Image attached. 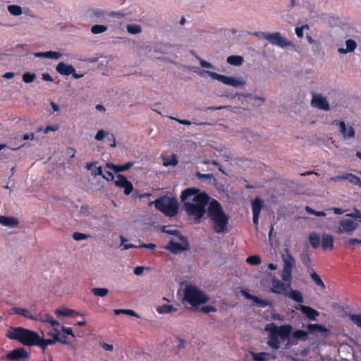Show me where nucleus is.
Instances as JSON below:
<instances>
[{
    "instance_id": "f257e3e1",
    "label": "nucleus",
    "mask_w": 361,
    "mask_h": 361,
    "mask_svg": "<svg viewBox=\"0 0 361 361\" xmlns=\"http://www.w3.org/2000/svg\"><path fill=\"white\" fill-rule=\"evenodd\" d=\"M184 210L189 216L193 218L195 224H200L207 213L213 231L216 233L228 231L230 217L224 212L222 205L205 192H200L196 188L184 190L180 195Z\"/></svg>"
},
{
    "instance_id": "f03ea898",
    "label": "nucleus",
    "mask_w": 361,
    "mask_h": 361,
    "mask_svg": "<svg viewBox=\"0 0 361 361\" xmlns=\"http://www.w3.org/2000/svg\"><path fill=\"white\" fill-rule=\"evenodd\" d=\"M283 267L281 271V279L283 281L281 282L276 276H271V292L276 294H281L285 295L287 290L290 289L292 283V272L295 263V260L288 250H286V255L283 257Z\"/></svg>"
},
{
    "instance_id": "7ed1b4c3",
    "label": "nucleus",
    "mask_w": 361,
    "mask_h": 361,
    "mask_svg": "<svg viewBox=\"0 0 361 361\" xmlns=\"http://www.w3.org/2000/svg\"><path fill=\"white\" fill-rule=\"evenodd\" d=\"M38 333L21 326L11 328L6 333L9 339L17 341L26 346H36Z\"/></svg>"
},
{
    "instance_id": "20e7f679",
    "label": "nucleus",
    "mask_w": 361,
    "mask_h": 361,
    "mask_svg": "<svg viewBox=\"0 0 361 361\" xmlns=\"http://www.w3.org/2000/svg\"><path fill=\"white\" fill-rule=\"evenodd\" d=\"M153 203L156 209L167 216H175L178 212V204L174 197L164 195L157 199Z\"/></svg>"
},
{
    "instance_id": "39448f33",
    "label": "nucleus",
    "mask_w": 361,
    "mask_h": 361,
    "mask_svg": "<svg viewBox=\"0 0 361 361\" xmlns=\"http://www.w3.org/2000/svg\"><path fill=\"white\" fill-rule=\"evenodd\" d=\"M184 300L195 307L206 303L209 298L202 290L193 286H188L184 292Z\"/></svg>"
},
{
    "instance_id": "423d86ee",
    "label": "nucleus",
    "mask_w": 361,
    "mask_h": 361,
    "mask_svg": "<svg viewBox=\"0 0 361 361\" xmlns=\"http://www.w3.org/2000/svg\"><path fill=\"white\" fill-rule=\"evenodd\" d=\"M255 35L259 37H262L268 40L271 44L276 45L282 48L292 45V42L282 37L279 32L274 33L259 32L255 33Z\"/></svg>"
},
{
    "instance_id": "0eeeda50",
    "label": "nucleus",
    "mask_w": 361,
    "mask_h": 361,
    "mask_svg": "<svg viewBox=\"0 0 361 361\" xmlns=\"http://www.w3.org/2000/svg\"><path fill=\"white\" fill-rule=\"evenodd\" d=\"M206 73L214 80H219L225 85H228L234 87H241L244 85V82L233 77H229L221 75L212 71H206Z\"/></svg>"
},
{
    "instance_id": "6e6552de",
    "label": "nucleus",
    "mask_w": 361,
    "mask_h": 361,
    "mask_svg": "<svg viewBox=\"0 0 361 361\" xmlns=\"http://www.w3.org/2000/svg\"><path fill=\"white\" fill-rule=\"evenodd\" d=\"M359 225L355 220L350 219H343L339 221L338 226L336 227L335 233L337 234H351L355 231Z\"/></svg>"
},
{
    "instance_id": "1a4fd4ad",
    "label": "nucleus",
    "mask_w": 361,
    "mask_h": 361,
    "mask_svg": "<svg viewBox=\"0 0 361 361\" xmlns=\"http://www.w3.org/2000/svg\"><path fill=\"white\" fill-rule=\"evenodd\" d=\"M179 240L181 241L182 244L176 243L173 240H171L165 247V249L175 255L189 250L190 244L188 238L185 236H180Z\"/></svg>"
},
{
    "instance_id": "9d476101",
    "label": "nucleus",
    "mask_w": 361,
    "mask_h": 361,
    "mask_svg": "<svg viewBox=\"0 0 361 361\" xmlns=\"http://www.w3.org/2000/svg\"><path fill=\"white\" fill-rule=\"evenodd\" d=\"M115 185L119 188H124V194L126 195H129L133 190V186L131 182L121 174L117 175L116 180H115Z\"/></svg>"
},
{
    "instance_id": "9b49d317",
    "label": "nucleus",
    "mask_w": 361,
    "mask_h": 361,
    "mask_svg": "<svg viewBox=\"0 0 361 361\" xmlns=\"http://www.w3.org/2000/svg\"><path fill=\"white\" fill-rule=\"evenodd\" d=\"M273 325V329L282 341L288 339L292 332V326L290 324L281 325L280 326Z\"/></svg>"
},
{
    "instance_id": "f8f14e48",
    "label": "nucleus",
    "mask_w": 361,
    "mask_h": 361,
    "mask_svg": "<svg viewBox=\"0 0 361 361\" xmlns=\"http://www.w3.org/2000/svg\"><path fill=\"white\" fill-rule=\"evenodd\" d=\"M312 105L314 107H317L319 109L329 110V105L326 98L322 97L320 94H313L312 99Z\"/></svg>"
},
{
    "instance_id": "ddd939ff",
    "label": "nucleus",
    "mask_w": 361,
    "mask_h": 361,
    "mask_svg": "<svg viewBox=\"0 0 361 361\" xmlns=\"http://www.w3.org/2000/svg\"><path fill=\"white\" fill-rule=\"evenodd\" d=\"M6 357L9 360H20L21 359L27 358L29 357V353L23 348H20L11 351L8 353Z\"/></svg>"
},
{
    "instance_id": "4468645a",
    "label": "nucleus",
    "mask_w": 361,
    "mask_h": 361,
    "mask_svg": "<svg viewBox=\"0 0 361 361\" xmlns=\"http://www.w3.org/2000/svg\"><path fill=\"white\" fill-rule=\"evenodd\" d=\"M304 314L309 319L315 321L317 317L319 315V312L311 307L299 305L298 307H295Z\"/></svg>"
},
{
    "instance_id": "2eb2a0df",
    "label": "nucleus",
    "mask_w": 361,
    "mask_h": 361,
    "mask_svg": "<svg viewBox=\"0 0 361 361\" xmlns=\"http://www.w3.org/2000/svg\"><path fill=\"white\" fill-rule=\"evenodd\" d=\"M332 124L339 125L340 132L345 138H350L354 137L355 130L352 126H350L348 129L345 127L344 121H334Z\"/></svg>"
},
{
    "instance_id": "dca6fc26",
    "label": "nucleus",
    "mask_w": 361,
    "mask_h": 361,
    "mask_svg": "<svg viewBox=\"0 0 361 361\" xmlns=\"http://www.w3.org/2000/svg\"><path fill=\"white\" fill-rule=\"evenodd\" d=\"M321 246L323 250H332L334 248V238L330 234L324 233L322 236Z\"/></svg>"
},
{
    "instance_id": "f3484780",
    "label": "nucleus",
    "mask_w": 361,
    "mask_h": 361,
    "mask_svg": "<svg viewBox=\"0 0 361 361\" xmlns=\"http://www.w3.org/2000/svg\"><path fill=\"white\" fill-rule=\"evenodd\" d=\"M56 70L62 75H70L75 71V68L72 65L66 64L64 62H60L56 66Z\"/></svg>"
},
{
    "instance_id": "a211bd4d",
    "label": "nucleus",
    "mask_w": 361,
    "mask_h": 361,
    "mask_svg": "<svg viewBox=\"0 0 361 361\" xmlns=\"http://www.w3.org/2000/svg\"><path fill=\"white\" fill-rule=\"evenodd\" d=\"M0 224L4 226L13 228L18 226L19 221L14 216H6L0 215Z\"/></svg>"
},
{
    "instance_id": "6ab92c4d",
    "label": "nucleus",
    "mask_w": 361,
    "mask_h": 361,
    "mask_svg": "<svg viewBox=\"0 0 361 361\" xmlns=\"http://www.w3.org/2000/svg\"><path fill=\"white\" fill-rule=\"evenodd\" d=\"M279 336L276 334L275 331L273 329H270V333L269 335V341L267 342L269 347L272 349L278 350L280 348V342L279 340Z\"/></svg>"
},
{
    "instance_id": "aec40b11",
    "label": "nucleus",
    "mask_w": 361,
    "mask_h": 361,
    "mask_svg": "<svg viewBox=\"0 0 361 361\" xmlns=\"http://www.w3.org/2000/svg\"><path fill=\"white\" fill-rule=\"evenodd\" d=\"M133 166V161H128L123 165H115L114 164L108 163L106 167L113 170L114 172H122L129 170Z\"/></svg>"
},
{
    "instance_id": "412c9836",
    "label": "nucleus",
    "mask_w": 361,
    "mask_h": 361,
    "mask_svg": "<svg viewBox=\"0 0 361 361\" xmlns=\"http://www.w3.org/2000/svg\"><path fill=\"white\" fill-rule=\"evenodd\" d=\"M87 14L88 15L89 18L91 20L99 21L105 17L106 12L100 9L90 8L87 11Z\"/></svg>"
},
{
    "instance_id": "4be33fe9",
    "label": "nucleus",
    "mask_w": 361,
    "mask_h": 361,
    "mask_svg": "<svg viewBox=\"0 0 361 361\" xmlns=\"http://www.w3.org/2000/svg\"><path fill=\"white\" fill-rule=\"evenodd\" d=\"M252 359L255 361H268L271 359H275L276 356L272 355L269 353L267 352H261V353H254L250 352Z\"/></svg>"
},
{
    "instance_id": "5701e85b",
    "label": "nucleus",
    "mask_w": 361,
    "mask_h": 361,
    "mask_svg": "<svg viewBox=\"0 0 361 361\" xmlns=\"http://www.w3.org/2000/svg\"><path fill=\"white\" fill-rule=\"evenodd\" d=\"M307 329L308 330V333L312 334L316 333L327 334L329 332L327 328L319 324H310L307 326Z\"/></svg>"
},
{
    "instance_id": "b1692460",
    "label": "nucleus",
    "mask_w": 361,
    "mask_h": 361,
    "mask_svg": "<svg viewBox=\"0 0 361 361\" xmlns=\"http://www.w3.org/2000/svg\"><path fill=\"white\" fill-rule=\"evenodd\" d=\"M12 312L13 314L21 315L25 318L29 319L30 320H33L34 314H32L30 311L25 308H20L17 307H13L12 308Z\"/></svg>"
},
{
    "instance_id": "393cba45",
    "label": "nucleus",
    "mask_w": 361,
    "mask_h": 361,
    "mask_svg": "<svg viewBox=\"0 0 361 361\" xmlns=\"http://www.w3.org/2000/svg\"><path fill=\"white\" fill-rule=\"evenodd\" d=\"M286 297H288L289 298H291L295 302H298L299 303L303 302V297L302 293L297 290H291L290 291H286L285 294Z\"/></svg>"
},
{
    "instance_id": "a878e982",
    "label": "nucleus",
    "mask_w": 361,
    "mask_h": 361,
    "mask_svg": "<svg viewBox=\"0 0 361 361\" xmlns=\"http://www.w3.org/2000/svg\"><path fill=\"white\" fill-rule=\"evenodd\" d=\"M263 202L259 197H256L252 202V214L260 215Z\"/></svg>"
},
{
    "instance_id": "bb28decb",
    "label": "nucleus",
    "mask_w": 361,
    "mask_h": 361,
    "mask_svg": "<svg viewBox=\"0 0 361 361\" xmlns=\"http://www.w3.org/2000/svg\"><path fill=\"white\" fill-rule=\"evenodd\" d=\"M35 56L37 57H44L57 59H59L62 56V54L58 51H49L45 52H37L35 54Z\"/></svg>"
},
{
    "instance_id": "cd10ccee",
    "label": "nucleus",
    "mask_w": 361,
    "mask_h": 361,
    "mask_svg": "<svg viewBox=\"0 0 361 361\" xmlns=\"http://www.w3.org/2000/svg\"><path fill=\"white\" fill-rule=\"evenodd\" d=\"M309 241L311 246L314 249H317L321 244V238L319 234L315 232H312L309 235Z\"/></svg>"
},
{
    "instance_id": "c85d7f7f",
    "label": "nucleus",
    "mask_w": 361,
    "mask_h": 361,
    "mask_svg": "<svg viewBox=\"0 0 361 361\" xmlns=\"http://www.w3.org/2000/svg\"><path fill=\"white\" fill-rule=\"evenodd\" d=\"M156 310L159 314H170L176 312L178 309L172 305L165 304L161 306H158Z\"/></svg>"
},
{
    "instance_id": "c756f323",
    "label": "nucleus",
    "mask_w": 361,
    "mask_h": 361,
    "mask_svg": "<svg viewBox=\"0 0 361 361\" xmlns=\"http://www.w3.org/2000/svg\"><path fill=\"white\" fill-rule=\"evenodd\" d=\"M300 260L302 263V264L306 267L307 269V271H310V270L312 269V265H311V259L310 257V255L307 251H305L300 255Z\"/></svg>"
},
{
    "instance_id": "7c9ffc66",
    "label": "nucleus",
    "mask_w": 361,
    "mask_h": 361,
    "mask_svg": "<svg viewBox=\"0 0 361 361\" xmlns=\"http://www.w3.org/2000/svg\"><path fill=\"white\" fill-rule=\"evenodd\" d=\"M226 61L230 65L239 66L243 64L244 59L241 56L231 55L227 58Z\"/></svg>"
},
{
    "instance_id": "2f4dec72",
    "label": "nucleus",
    "mask_w": 361,
    "mask_h": 361,
    "mask_svg": "<svg viewBox=\"0 0 361 361\" xmlns=\"http://www.w3.org/2000/svg\"><path fill=\"white\" fill-rule=\"evenodd\" d=\"M308 272L310 273L311 279L313 280V281L322 289L324 290L326 288L324 283L322 281L319 275L314 271V269H312Z\"/></svg>"
},
{
    "instance_id": "473e14b6",
    "label": "nucleus",
    "mask_w": 361,
    "mask_h": 361,
    "mask_svg": "<svg viewBox=\"0 0 361 361\" xmlns=\"http://www.w3.org/2000/svg\"><path fill=\"white\" fill-rule=\"evenodd\" d=\"M37 343H38V344H37L36 346L40 347L43 351H44L47 349L48 345L54 344L52 338L44 339V338H42L39 334H38Z\"/></svg>"
},
{
    "instance_id": "72a5a7b5",
    "label": "nucleus",
    "mask_w": 361,
    "mask_h": 361,
    "mask_svg": "<svg viewBox=\"0 0 361 361\" xmlns=\"http://www.w3.org/2000/svg\"><path fill=\"white\" fill-rule=\"evenodd\" d=\"M345 180L349 181L350 183H353L355 185H357L361 188L360 178L353 173H345Z\"/></svg>"
},
{
    "instance_id": "f704fd0d",
    "label": "nucleus",
    "mask_w": 361,
    "mask_h": 361,
    "mask_svg": "<svg viewBox=\"0 0 361 361\" xmlns=\"http://www.w3.org/2000/svg\"><path fill=\"white\" fill-rule=\"evenodd\" d=\"M178 159L177 156L175 154H171L170 157H166L164 159V166H175L178 164Z\"/></svg>"
},
{
    "instance_id": "c9c22d12",
    "label": "nucleus",
    "mask_w": 361,
    "mask_h": 361,
    "mask_svg": "<svg viewBox=\"0 0 361 361\" xmlns=\"http://www.w3.org/2000/svg\"><path fill=\"white\" fill-rule=\"evenodd\" d=\"M293 338L297 340H302L305 341L307 339L308 331H305L304 330L298 329L295 331L293 334Z\"/></svg>"
},
{
    "instance_id": "e433bc0d",
    "label": "nucleus",
    "mask_w": 361,
    "mask_h": 361,
    "mask_svg": "<svg viewBox=\"0 0 361 361\" xmlns=\"http://www.w3.org/2000/svg\"><path fill=\"white\" fill-rule=\"evenodd\" d=\"M51 318V316L50 314L39 312L37 314H35L33 321H39V322H42L49 323Z\"/></svg>"
},
{
    "instance_id": "4c0bfd02",
    "label": "nucleus",
    "mask_w": 361,
    "mask_h": 361,
    "mask_svg": "<svg viewBox=\"0 0 361 361\" xmlns=\"http://www.w3.org/2000/svg\"><path fill=\"white\" fill-rule=\"evenodd\" d=\"M55 314L56 316H66V317H73L75 314V312L73 310L65 308L63 310L57 309L55 311Z\"/></svg>"
},
{
    "instance_id": "58836bf2",
    "label": "nucleus",
    "mask_w": 361,
    "mask_h": 361,
    "mask_svg": "<svg viewBox=\"0 0 361 361\" xmlns=\"http://www.w3.org/2000/svg\"><path fill=\"white\" fill-rule=\"evenodd\" d=\"M108 27L104 25H94L91 27V32L94 34H100L107 30Z\"/></svg>"
},
{
    "instance_id": "ea45409f",
    "label": "nucleus",
    "mask_w": 361,
    "mask_h": 361,
    "mask_svg": "<svg viewBox=\"0 0 361 361\" xmlns=\"http://www.w3.org/2000/svg\"><path fill=\"white\" fill-rule=\"evenodd\" d=\"M91 291L94 295L99 297H104L109 293V290L105 288H94Z\"/></svg>"
},
{
    "instance_id": "a19ab883",
    "label": "nucleus",
    "mask_w": 361,
    "mask_h": 361,
    "mask_svg": "<svg viewBox=\"0 0 361 361\" xmlns=\"http://www.w3.org/2000/svg\"><path fill=\"white\" fill-rule=\"evenodd\" d=\"M126 28L127 31L133 35L139 34L142 32L140 25L136 24L128 25Z\"/></svg>"
},
{
    "instance_id": "79ce46f5",
    "label": "nucleus",
    "mask_w": 361,
    "mask_h": 361,
    "mask_svg": "<svg viewBox=\"0 0 361 361\" xmlns=\"http://www.w3.org/2000/svg\"><path fill=\"white\" fill-rule=\"evenodd\" d=\"M8 11L13 16H19L22 13V8L18 5H10L8 6Z\"/></svg>"
},
{
    "instance_id": "37998d69",
    "label": "nucleus",
    "mask_w": 361,
    "mask_h": 361,
    "mask_svg": "<svg viewBox=\"0 0 361 361\" xmlns=\"http://www.w3.org/2000/svg\"><path fill=\"white\" fill-rule=\"evenodd\" d=\"M246 262L251 265H259L261 263V258L258 255H250L247 257Z\"/></svg>"
},
{
    "instance_id": "c03bdc74",
    "label": "nucleus",
    "mask_w": 361,
    "mask_h": 361,
    "mask_svg": "<svg viewBox=\"0 0 361 361\" xmlns=\"http://www.w3.org/2000/svg\"><path fill=\"white\" fill-rule=\"evenodd\" d=\"M36 78L35 73L26 72L23 75V81L25 83L32 82Z\"/></svg>"
},
{
    "instance_id": "a18cd8bd",
    "label": "nucleus",
    "mask_w": 361,
    "mask_h": 361,
    "mask_svg": "<svg viewBox=\"0 0 361 361\" xmlns=\"http://www.w3.org/2000/svg\"><path fill=\"white\" fill-rule=\"evenodd\" d=\"M254 303L259 305L262 307H265L267 306H271L272 304L270 301L261 299L259 297H254Z\"/></svg>"
},
{
    "instance_id": "49530a36",
    "label": "nucleus",
    "mask_w": 361,
    "mask_h": 361,
    "mask_svg": "<svg viewBox=\"0 0 361 361\" xmlns=\"http://www.w3.org/2000/svg\"><path fill=\"white\" fill-rule=\"evenodd\" d=\"M52 340H53L54 343H56V342H59V343H61L63 344H66V345H71V341H70L69 340H63V339H62L61 336H60V334L59 333L54 334H53Z\"/></svg>"
},
{
    "instance_id": "de8ad7c7",
    "label": "nucleus",
    "mask_w": 361,
    "mask_h": 361,
    "mask_svg": "<svg viewBox=\"0 0 361 361\" xmlns=\"http://www.w3.org/2000/svg\"><path fill=\"white\" fill-rule=\"evenodd\" d=\"M350 319L361 329V314H350Z\"/></svg>"
},
{
    "instance_id": "09e8293b",
    "label": "nucleus",
    "mask_w": 361,
    "mask_h": 361,
    "mask_svg": "<svg viewBox=\"0 0 361 361\" xmlns=\"http://www.w3.org/2000/svg\"><path fill=\"white\" fill-rule=\"evenodd\" d=\"M305 211L307 213L313 214V215L317 216H326V213L324 212H323V211H316V210L313 209L312 208H311L310 206H306L305 207Z\"/></svg>"
},
{
    "instance_id": "8fccbe9b",
    "label": "nucleus",
    "mask_w": 361,
    "mask_h": 361,
    "mask_svg": "<svg viewBox=\"0 0 361 361\" xmlns=\"http://www.w3.org/2000/svg\"><path fill=\"white\" fill-rule=\"evenodd\" d=\"M346 49L348 52L353 51L356 47L357 44L355 40L349 39L345 41Z\"/></svg>"
},
{
    "instance_id": "3c124183",
    "label": "nucleus",
    "mask_w": 361,
    "mask_h": 361,
    "mask_svg": "<svg viewBox=\"0 0 361 361\" xmlns=\"http://www.w3.org/2000/svg\"><path fill=\"white\" fill-rule=\"evenodd\" d=\"M162 232L163 233H166L169 234V235H173L177 236L178 239H180V236H183L178 230H176V229H173V230L167 229L166 227H164L163 228Z\"/></svg>"
},
{
    "instance_id": "603ef678",
    "label": "nucleus",
    "mask_w": 361,
    "mask_h": 361,
    "mask_svg": "<svg viewBox=\"0 0 361 361\" xmlns=\"http://www.w3.org/2000/svg\"><path fill=\"white\" fill-rule=\"evenodd\" d=\"M90 237V235L85 234V233H80V232H75L73 234V238L77 241L86 240Z\"/></svg>"
},
{
    "instance_id": "864d4df0",
    "label": "nucleus",
    "mask_w": 361,
    "mask_h": 361,
    "mask_svg": "<svg viewBox=\"0 0 361 361\" xmlns=\"http://www.w3.org/2000/svg\"><path fill=\"white\" fill-rule=\"evenodd\" d=\"M61 331L63 333V334L66 336H71L72 338L75 337V335L74 334L73 329L71 327H66L64 326H62Z\"/></svg>"
},
{
    "instance_id": "5fc2aeb1",
    "label": "nucleus",
    "mask_w": 361,
    "mask_h": 361,
    "mask_svg": "<svg viewBox=\"0 0 361 361\" xmlns=\"http://www.w3.org/2000/svg\"><path fill=\"white\" fill-rule=\"evenodd\" d=\"M109 133L106 132L104 130H99L94 137V138L98 140H102L106 135H108Z\"/></svg>"
},
{
    "instance_id": "6e6d98bb",
    "label": "nucleus",
    "mask_w": 361,
    "mask_h": 361,
    "mask_svg": "<svg viewBox=\"0 0 361 361\" xmlns=\"http://www.w3.org/2000/svg\"><path fill=\"white\" fill-rule=\"evenodd\" d=\"M202 312L204 313L208 314L210 312H215L217 311L216 308L214 306L212 305H207L204 306L201 309Z\"/></svg>"
},
{
    "instance_id": "4d7b16f0",
    "label": "nucleus",
    "mask_w": 361,
    "mask_h": 361,
    "mask_svg": "<svg viewBox=\"0 0 361 361\" xmlns=\"http://www.w3.org/2000/svg\"><path fill=\"white\" fill-rule=\"evenodd\" d=\"M305 28L308 29L309 26L307 25H305L302 27H297L295 28V34L299 38H302L303 37V30Z\"/></svg>"
},
{
    "instance_id": "13d9d810",
    "label": "nucleus",
    "mask_w": 361,
    "mask_h": 361,
    "mask_svg": "<svg viewBox=\"0 0 361 361\" xmlns=\"http://www.w3.org/2000/svg\"><path fill=\"white\" fill-rule=\"evenodd\" d=\"M196 176L199 179H212L214 178V176L212 173H201L200 172L196 173Z\"/></svg>"
},
{
    "instance_id": "bf43d9fd",
    "label": "nucleus",
    "mask_w": 361,
    "mask_h": 361,
    "mask_svg": "<svg viewBox=\"0 0 361 361\" xmlns=\"http://www.w3.org/2000/svg\"><path fill=\"white\" fill-rule=\"evenodd\" d=\"M156 247V245L154 243H142L137 245V248H147L154 250Z\"/></svg>"
},
{
    "instance_id": "052dcab7",
    "label": "nucleus",
    "mask_w": 361,
    "mask_h": 361,
    "mask_svg": "<svg viewBox=\"0 0 361 361\" xmlns=\"http://www.w3.org/2000/svg\"><path fill=\"white\" fill-rule=\"evenodd\" d=\"M109 137H108V140L109 141V145L111 147H115L116 145V139H115V136L114 134L111 133L109 134Z\"/></svg>"
},
{
    "instance_id": "680f3d73",
    "label": "nucleus",
    "mask_w": 361,
    "mask_h": 361,
    "mask_svg": "<svg viewBox=\"0 0 361 361\" xmlns=\"http://www.w3.org/2000/svg\"><path fill=\"white\" fill-rule=\"evenodd\" d=\"M200 59V66L202 68H214V66L212 63H210L203 59Z\"/></svg>"
},
{
    "instance_id": "e2e57ef3",
    "label": "nucleus",
    "mask_w": 361,
    "mask_h": 361,
    "mask_svg": "<svg viewBox=\"0 0 361 361\" xmlns=\"http://www.w3.org/2000/svg\"><path fill=\"white\" fill-rule=\"evenodd\" d=\"M59 129V126L57 125H51V126H47L44 130V133H48L49 131H56L58 130Z\"/></svg>"
},
{
    "instance_id": "0e129e2a",
    "label": "nucleus",
    "mask_w": 361,
    "mask_h": 361,
    "mask_svg": "<svg viewBox=\"0 0 361 361\" xmlns=\"http://www.w3.org/2000/svg\"><path fill=\"white\" fill-rule=\"evenodd\" d=\"M145 269H147V268L145 267H141V266L136 267L134 269L133 273L137 276H140L142 274Z\"/></svg>"
},
{
    "instance_id": "69168bd1",
    "label": "nucleus",
    "mask_w": 361,
    "mask_h": 361,
    "mask_svg": "<svg viewBox=\"0 0 361 361\" xmlns=\"http://www.w3.org/2000/svg\"><path fill=\"white\" fill-rule=\"evenodd\" d=\"M49 323L51 324V325L53 327H54L55 331H57V329L56 327H59L61 326L60 323L58 321L55 320L52 317L49 320Z\"/></svg>"
},
{
    "instance_id": "338daca9",
    "label": "nucleus",
    "mask_w": 361,
    "mask_h": 361,
    "mask_svg": "<svg viewBox=\"0 0 361 361\" xmlns=\"http://www.w3.org/2000/svg\"><path fill=\"white\" fill-rule=\"evenodd\" d=\"M100 345L104 350H108V351H112L114 349L113 345L111 344H108L106 343H101Z\"/></svg>"
},
{
    "instance_id": "774afa93",
    "label": "nucleus",
    "mask_w": 361,
    "mask_h": 361,
    "mask_svg": "<svg viewBox=\"0 0 361 361\" xmlns=\"http://www.w3.org/2000/svg\"><path fill=\"white\" fill-rule=\"evenodd\" d=\"M348 216L353 218H361V213L358 209H355L354 212L348 214Z\"/></svg>"
}]
</instances>
